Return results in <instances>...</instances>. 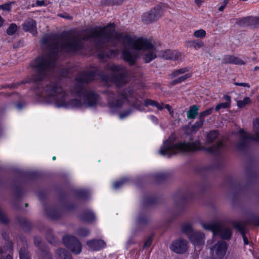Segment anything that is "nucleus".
Returning <instances> with one entry per match:
<instances>
[{
    "mask_svg": "<svg viewBox=\"0 0 259 259\" xmlns=\"http://www.w3.org/2000/svg\"><path fill=\"white\" fill-rule=\"evenodd\" d=\"M223 147V144L219 142L215 146L205 148L198 140L175 143L174 138L169 137L163 142L159 153L161 155L167 157L178 153L193 152L198 150H205L208 153H217Z\"/></svg>",
    "mask_w": 259,
    "mask_h": 259,
    "instance_id": "obj_3",
    "label": "nucleus"
},
{
    "mask_svg": "<svg viewBox=\"0 0 259 259\" xmlns=\"http://www.w3.org/2000/svg\"><path fill=\"white\" fill-rule=\"evenodd\" d=\"M149 119L151 121H152L154 123H157V122H158L157 118L156 117H155L154 116H153V115H150L149 116Z\"/></svg>",
    "mask_w": 259,
    "mask_h": 259,
    "instance_id": "obj_42",
    "label": "nucleus"
},
{
    "mask_svg": "<svg viewBox=\"0 0 259 259\" xmlns=\"http://www.w3.org/2000/svg\"><path fill=\"white\" fill-rule=\"evenodd\" d=\"M258 102H259V96H258Z\"/></svg>",
    "mask_w": 259,
    "mask_h": 259,
    "instance_id": "obj_57",
    "label": "nucleus"
},
{
    "mask_svg": "<svg viewBox=\"0 0 259 259\" xmlns=\"http://www.w3.org/2000/svg\"><path fill=\"white\" fill-rule=\"evenodd\" d=\"M224 99L226 101V102L221 103L217 105L215 110L217 111H219L221 109L228 108L230 106L231 103V98L228 96H224Z\"/></svg>",
    "mask_w": 259,
    "mask_h": 259,
    "instance_id": "obj_21",
    "label": "nucleus"
},
{
    "mask_svg": "<svg viewBox=\"0 0 259 259\" xmlns=\"http://www.w3.org/2000/svg\"><path fill=\"white\" fill-rule=\"evenodd\" d=\"M199 110V107L197 105H193L190 107L187 112V117L189 119H194L197 115Z\"/></svg>",
    "mask_w": 259,
    "mask_h": 259,
    "instance_id": "obj_22",
    "label": "nucleus"
},
{
    "mask_svg": "<svg viewBox=\"0 0 259 259\" xmlns=\"http://www.w3.org/2000/svg\"><path fill=\"white\" fill-rule=\"evenodd\" d=\"M56 159V157L55 156H54L53 157V160H55Z\"/></svg>",
    "mask_w": 259,
    "mask_h": 259,
    "instance_id": "obj_55",
    "label": "nucleus"
},
{
    "mask_svg": "<svg viewBox=\"0 0 259 259\" xmlns=\"http://www.w3.org/2000/svg\"><path fill=\"white\" fill-rule=\"evenodd\" d=\"M45 4V2L43 1H37L36 2V5L37 6H42Z\"/></svg>",
    "mask_w": 259,
    "mask_h": 259,
    "instance_id": "obj_43",
    "label": "nucleus"
},
{
    "mask_svg": "<svg viewBox=\"0 0 259 259\" xmlns=\"http://www.w3.org/2000/svg\"><path fill=\"white\" fill-rule=\"evenodd\" d=\"M23 29L25 31H29L32 34L36 33V22L32 19H28L23 24Z\"/></svg>",
    "mask_w": 259,
    "mask_h": 259,
    "instance_id": "obj_17",
    "label": "nucleus"
},
{
    "mask_svg": "<svg viewBox=\"0 0 259 259\" xmlns=\"http://www.w3.org/2000/svg\"><path fill=\"white\" fill-rule=\"evenodd\" d=\"M165 8L164 5L156 6L149 12L144 13L142 16L143 21L148 24L157 20L161 16Z\"/></svg>",
    "mask_w": 259,
    "mask_h": 259,
    "instance_id": "obj_9",
    "label": "nucleus"
},
{
    "mask_svg": "<svg viewBox=\"0 0 259 259\" xmlns=\"http://www.w3.org/2000/svg\"><path fill=\"white\" fill-rule=\"evenodd\" d=\"M4 22V20L3 19V18L0 16V27L3 26V24Z\"/></svg>",
    "mask_w": 259,
    "mask_h": 259,
    "instance_id": "obj_46",
    "label": "nucleus"
},
{
    "mask_svg": "<svg viewBox=\"0 0 259 259\" xmlns=\"http://www.w3.org/2000/svg\"><path fill=\"white\" fill-rule=\"evenodd\" d=\"M235 227L236 228H237L238 229L240 230L242 229V227H241L238 226L237 225H235Z\"/></svg>",
    "mask_w": 259,
    "mask_h": 259,
    "instance_id": "obj_49",
    "label": "nucleus"
},
{
    "mask_svg": "<svg viewBox=\"0 0 259 259\" xmlns=\"http://www.w3.org/2000/svg\"><path fill=\"white\" fill-rule=\"evenodd\" d=\"M230 0H224L223 4L224 5L226 6V5L229 3Z\"/></svg>",
    "mask_w": 259,
    "mask_h": 259,
    "instance_id": "obj_48",
    "label": "nucleus"
},
{
    "mask_svg": "<svg viewBox=\"0 0 259 259\" xmlns=\"http://www.w3.org/2000/svg\"><path fill=\"white\" fill-rule=\"evenodd\" d=\"M134 106L139 110L142 111L143 110L142 109V108H141V102H139H139H136V103H134Z\"/></svg>",
    "mask_w": 259,
    "mask_h": 259,
    "instance_id": "obj_40",
    "label": "nucleus"
},
{
    "mask_svg": "<svg viewBox=\"0 0 259 259\" xmlns=\"http://www.w3.org/2000/svg\"><path fill=\"white\" fill-rule=\"evenodd\" d=\"M170 248L174 252L177 253H183L187 249V243L185 240L179 239L173 242Z\"/></svg>",
    "mask_w": 259,
    "mask_h": 259,
    "instance_id": "obj_14",
    "label": "nucleus"
},
{
    "mask_svg": "<svg viewBox=\"0 0 259 259\" xmlns=\"http://www.w3.org/2000/svg\"><path fill=\"white\" fill-rule=\"evenodd\" d=\"M89 248L92 250L98 251L106 246L105 242L101 240H94L87 242Z\"/></svg>",
    "mask_w": 259,
    "mask_h": 259,
    "instance_id": "obj_18",
    "label": "nucleus"
},
{
    "mask_svg": "<svg viewBox=\"0 0 259 259\" xmlns=\"http://www.w3.org/2000/svg\"><path fill=\"white\" fill-rule=\"evenodd\" d=\"M80 219L85 222H89L95 219V215L91 210H89L81 216Z\"/></svg>",
    "mask_w": 259,
    "mask_h": 259,
    "instance_id": "obj_25",
    "label": "nucleus"
},
{
    "mask_svg": "<svg viewBox=\"0 0 259 259\" xmlns=\"http://www.w3.org/2000/svg\"><path fill=\"white\" fill-rule=\"evenodd\" d=\"M188 45L190 47L193 48L195 50H198L202 48L204 44V42L200 40H192L188 42Z\"/></svg>",
    "mask_w": 259,
    "mask_h": 259,
    "instance_id": "obj_23",
    "label": "nucleus"
},
{
    "mask_svg": "<svg viewBox=\"0 0 259 259\" xmlns=\"http://www.w3.org/2000/svg\"><path fill=\"white\" fill-rule=\"evenodd\" d=\"M180 54L176 51L166 50L162 55V57L165 59H177Z\"/></svg>",
    "mask_w": 259,
    "mask_h": 259,
    "instance_id": "obj_20",
    "label": "nucleus"
},
{
    "mask_svg": "<svg viewBox=\"0 0 259 259\" xmlns=\"http://www.w3.org/2000/svg\"><path fill=\"white\" fill-rule=\"evenodd\" d=\"M127 181V179L126 178H123L118 181H116L114 182L113 184V187L115 189H117L120 188L122 185H123Z\"/></svg>",
    "mask_w": 259,
    "mask_h": 259,
    "instance_id": "obj_31",
    "label": "nucleus"
},
{
    "mask_svg": "<svg viewBox=\"0 0 259 259\" xmlns=\"http://www.w3.org/2000/svg\"><path fill=\"white\" fill-rule=\"evenodd\" d=\"M206 31L202 29H200L197 30H195L193 32V36L196 38H202L206 36Z\"/></svg>",
    "mask_w": 259,
    "mask_h": 259,
    "instance_id": "obj_27",
    "label": "nucleus"
},
{
    "mask_svg": "<svg viewBox=\"0 0 259 259\" xmlns=\"http://www.w3.org/2000/svg\"><path fill=\"white\" fill-rule=\"evenodd\" d=\"M253 135H251L243 130H240L237 134V136L240 139L237 146L239 148H241L251 141L259 142V119L257 118L253 120Z\"/></svg>",
    "mask_w": 259,
    "mask_h": 259,
    "instance_id": "obj_6",
    "label": "nucleus"
},
{
    "mask_svg": "<svg viewBox=\"0 0 259 259\" xmlns=\"http://www.w3.org/2000/svg\"><path fill=\"white\" fill-rule=\"evenodd\" d=\"M79 47L80 46L76 42V40L73 39L71 40L70 42H68L67 44L63 46L62 48L61 47L59 48L58 45L54 46L53 49V53L54 54L59 51H61L64 49L70 52L76 51L79 49Z\"/></svg>",
    "mask_w": 259,
    "mask_h": 259,
    "instance_id": "obj_16",
    "label": "nucleus"
},
{
    "mask_svg": "<svg viewBox=\"0 0 259 259\" xmlns=\"http://www.w3.org/2000/svg\"><path fill=\"white\" fill-rule=\"evenodd\" d=\"M20 259H30L29 256L24 248H22L19 252Z\"/></svg>",
    "mask_w": 259,
    "mask_h": 259,
    "instance_id": "obj_34",
    "label": "nucleus"
},
{
    "mask_svg": "<svg viewBox=\"0 0 259 259\" xmlns=\"http://www.w3.org/2000/svg\"><path fill=\"white\" fill-rule=\"evenodd\" d=\"M83 193H84V192H83V191H81V192H80V193H81V195H83Z\"/></svg>",
    "mask_w": 259,
    "mask_h": 259,
    "instance_id": "obj_56",
    "label": "nucleus"
},
{
    "mask_svg": "<svg viewBox=\"0 0 259 259\" xmlns=\"http://www.w3.org/2000/svg\"><path fill=\"white\" fill-rule=\"evenodd\" d=\"M62 17H64V18H66V19H70V18H71V17H69V16H62Z\"/></svg>",
    "mask_w": 259,
    "mask_h": 259,
    "instance_id": "obj_52",
    "label": "nucleus"
},
{
    "mask_svg": "<svg viewBox=\"0 0 259 259\" xmlns=\"http://www.w3.org/2000/svg\"><path fill=\"white\" fill-rule=\"evenodd\" d=\"M210 247V253L212 259H222L226 252L227 246L224 241H219L217 243H212Z\"/></svg>",
    "mask_w": 259,
    "mask_h": 259,
    "instance_id": "obj_10",
    "label": "nucleus"
},
{
    "mask_svg": "<svg viewBox=\"0 0 259 259\" xmlns=\"http://www.w3.org/2000/svg\"><path fill=\"white\" fill-rule=\"evenodd\" d=\"M65 246L74 254H79L81 251L80 242L71 235H65L63 238Z\"/></svg>",
    "mask_w": 259,
    "mask_h": 259,
    "instance_id": "obj_12",
    "label": "nucleus"
},
{
    "mask_svg": "<svg viewBox=\"0 0 259 259\" xmlns=\"http://www.w3.org/2000/svg\"><path fill=\"white\" fill-rule=\"evenodd\" d=\"M218 134L215 131L210 132L207 135L206 142L207 143L212 142L217 137Z\"/></svg>",
    "mask_w": 259,
    "mask_h": 259,
    "instance_id": "obj_28",
    "label": "nucleus"
},
{
    "mask_svg": "<svg viewBox=\"0 0 259 259\" xmlns=\"http://www.w3.org/2000/svg\"><path fill=\"white\" fill-rule=\"evenodd\" d=\"M129 94L125 91L118 95L109 94L108 95V106L110 111L118 114L120 119L126 118L132 112V110L128 108L131 93Z\"/></svg>",
    "mask_w": 259,
    "mask_h": 259,
    "instance_id": "obj_4",
    "label": "nucleus"
},
{
    "mask_svg": "<svg viewBox=\"0 0 259 259\" xmlns=\"http://www.w3.org/2000/svg\"><path fill=\"white\" fill-rule=\"evenodd\" d=\"M244 25L253 26L254 27H259V17L249 16L242 19Z\"/></svg>",
    "mask_w": 259,
    "mask_h": 259,
    "instance_id": "obj_19",
    "label": "nucleus"
},
{
    "mask_svg": "<svg viewBox=\"0 0 259 259\" xmlns=\"http://www.w3.org/2000/svg\"><path fill=\"white\" fill-rule=\"evenodd\" d=\"M258 69H259V67L256 66V67H254V70H258Z\"/></svg>",
    "mask_w": 259,
    "mask_h": 259,
    "instance_id": "obj_53",
    "label": "nucleus"
},
{
    "mask_svg": "<svg viewBox=\"0 0 259 259\" xmlns=\"http://www.w3.org/2000/svg\"><path fill=\"white\" fill-rule=\"evenodd\" d=\"M152 243V238L149 237L144 242L143 248H146L149 247Z\"/></svg>",
    "mask_w": 259,
    "mask_h": 259,
    "instance_id": "obj_37",
    "label": "nucleus"
},
{
    "mask_svg": "<svg viewBox=\"0 0 259 259\" xmlns=\"http://www.w3.org/2000/svg\"><path fill=\"white\" fill-rule=\"evenodd\" d=\"M124 0H112V3L114 4L118 5V4H120Z\"/></svg>",
    "mask_w": 259,
    "mask_h": 259,
    "instance_id": "obj_44",
    "label": "nucleus"
},
{
    "mask_svg": "<svg viewBox=\"0 0 259 259\" xmlns=\"http://www.w3.org/2000/svg\"><path fill=\"white\" fill-rule=\"evenodd\" d=\"M12 256L10 255H8L6 256V259H12Z\"/></svg>",
    "mask_w": 259,
    "mask_h": 259,
    "instance_id": "obj_51",
    "label": "nucleus"
},
{
    "mask_svg": "<svg viewBox=\"0 0 259 259\" xmlns=\"http://www.w3.org/2000/svg\"><path fill=\"white\" fill-rule=\"evenodd\" d=\"M188 70L186 68H181L175 70L171 74V76L174 77H178L177 79L174 80V83H178L184 81L186 79L191 76V74L189 73H185Z\"/></svg>",
    "mask_w": 259,
    "mask_h": 259,
    "instance_id": "obj_13",
    "label": "nucleus"
},
{
    "mask_svg": "<svg viewBox=\"0 0 259 259\" xmlns=\"http://www.w3.org/2000/svg\"><path fill=\"white\" fill-rule=\"evenodd\" d=\"M38 98L40 102L66 108L92 107L97 104L98 101L97 95L92 92L83 93L82 103L73 99L70 96L69 93L56 84L47 86Z\"/></svg>",
    "mask_w": 259,
    "mask_h": 259,
    "instance_id": "obj_2",
    "label": "nucleus"
},
{
    "mask_svg": "<svg viewBox=\"0 0 259 259\" xmlns=\"http://www.w3.org/2000/svg\"><path fill=\"white\" fill-rule=\"evenodd\" d=\"M116 52L113 51H111L110 54H99V56H101V57H104L105 56L108 57H111L113 56H114L116 55Z\"/></svg>",
    "mask_w": 259,
    "mask_h": 259,
    "instance_id": "obj_38",
    "label": "nucleus"
},
{
    "mask_svg": "<svg viewBox=\"0 0 259 259\" xmlns=\"http://www.w3.org/2000/svg\"><path fill=\"white\" fill-rule=\"evenodd\" d=\"M56 255L58 259H72L71 255L63 249L57 250Z\"/></svg>",
    "mask_w": 259,
    "mask_h": 259,
    "instance_id": "obj_24",
    "label": "nucleus"
},
{
    "mask_svg": "<svg viewBox=\"0 0 259 259\" xmlns=\"http://www.w3.org/2000/svg\"><path fill=\"white\" fill-rule=\"evenodd\" d=\"M194 3L198 7H200L203 4L204 0H194Z\"/></svg>",
    "mask_w": 259,
    "mask_h": 259,
    "instance_id": "obj_41",
    "label": "nucleus"
},
{
    "mask_svg": "<svg viewBox=\"0 0 259 259\" xmlns=\"http://www.w3.org/2000/svg\"><path fill=\"white\" fill-rule=\"evenodd\" d=\"M90 79H84V81H89Z\"/></svg>",
    "mask_w": 259,
    "mask_h": 259,
    "instance_id": "obj_54",
    "label": "nucleus"
},
{
    "mask_svg": "<svg viewBox=\"0 0 259 259\" xmlns=\"http://www.w3.org/2000/svg\"><path fill=\"white\" fill-rule=\"evenodd\" d=\"M228 63L235 64H244L243 61L241 60L240 58L236 57L233 56H229L227 57V60Z\"/></svg>",
    "mask_w": 259,
    "mask_h": 259,
    "instance_id": "obj_26",
    "label": "nucleus"
},
{
    "mask_svg": "<svg viewBox=\"0 0 259 259\" xmlns=\"http://www.w3.org/2000/svg\"><path fill=\"white\" fill-rule=\"evenodd\" d=\"M212 108L208 109L200 113L199 117L200 119H202L205 116L210 114L212 112Z\"/></svg>",
    "mask_w": 259,
    "mask_h": 259,
    "instance_id": "obj_36",
    "label": "nucleus"
},
{
    "mask_svg": "<svg viewBox=\"0 0 259 259\" xmlns=\"http://www.w3.org/2000/svg\"><path fill=\"white\" fill-rule=\"evenodd\" d=\"M225 7H226V6H225V5H223L221 6V7H219V10L220 11H223V10L225 9Z\"/></svg>",
    "mask_w": 259,
    "mask_h": 259,
    "instance_id": "obj_47",
    "label": "nucleus"
},
{
    "mask_svg": "<svg viewBox=\"0 0 259 259\" xmlns=\"http://www.w3.org/2000/svg\"><path fill=\"white\" fill-rule=\"evenodd\" d=\"M55 57L54 55L51 54L47 57H40L35 59L32 65L35 68L38 78L34 79L33 81L40 80L43 76L49 72L54 65Z\"/></svg>",
    "mask_w": 259,
    "mask_h": 259,
    "instance_id": "obj_5",
    "label": "nucleus"
},
{
    "mask_svg": "<svg viewBox=\"0 0 259 259\" xmlns=\"http://www.w3.org/2000/svg\"><path fill=\"white\" fill-rule=\"evenodd\" d=\"M144 105L145 106L148 107L151 106L156 107L158 110H162L164 109H166L169 112V114L171 117L174 116V111L171 109V107L167 104H164L162 103H158L155 101H153L150 99H147L145 101Z\"/></svg>",
    "mask_w": 259,
    "mask_h": 259,
    "instance_id": "obj_15",
    "label": "nucleus"
},
{
    "mask_svg": "<svg viewBox=\"0 0 259 259\" xmlns=\"http://www.w3.org/2000/svg\"><path fill=\"white\" fill-rule=\"evenodd\" d=\"M84 39L95 38L99 41H110L112 39H120L121 36L114 31L113 24H110L103 28L92 29L85 33ZM123 43V59L130 64L135 63L140 55L143 56L145 61L148 63L156 58V50L153 44L146 38L130 35L122 36Z\"/></svg>",
    "mask_w": 259,
    "mask_h": 259,
    "instance_id": "obj_1",
    "label": "nucleus"
},
{
    "mask_svg": "<svg viewBox=\"0 0 259 259\" xmlns=\"http://www.w3.org/2000/svg\"><path fill=\"white\" fill-rule=\"evenodd\" d=\"M109 70L113 76L110 80L118 85L126 83L128 80V72L125 68L120 66L111 64L108 66Z\"/></svg>",
    "mask_w": 259,
    "mask_h": 259,
    "instance_id": "obj_7",
    "label": "nucleus"
},
{
    "mask_svg": "<svg viewBox=\"0 0 259 259\" xmlns=\"http://www.w3.org/2000/svg\"><path fill=\"white\" fill-rule=\"evenodd\" d=\"M236 85H239V86H242L246 88H250V85L248 83H245V82H241V83H238V82H235L234 83Z\"/></svg>",
    "mask_w": 259,
    "mask_h": 259,
    "instance_id": "obj_39",
    "label": "nucleus"
},
{
    "mask_svg": "<svg viewBox=\"0 0 259 259\" xmlns=\"http://www.w3.org/2000/svg\"><path fill=\"white\" fill-rule=\"evenodd\" d=\"M202 227L204 229L211 231L214 235H219L223 239H228L231 236L230 230L223 227L218 222L204 223Z\"/></svg>",
    "mask_w": 259,
    "mask_h": 259,
    "instance_id": "obj_8",
    "label": "nucleus"
},
{
    "mask_svg": "<svg viewBox=\"0 0 259 259\" xmlns=\"http://www.w3.org/2000/svg\"><path fill=\"white\" fill-rule=\"evenodd\" d=\"M251 101L249 97H245L242 100L237 101V105L240 108H243L246 105L249 104Z\"/></svg>",
    "mask_w": 259,
    "mask_h": 259,
    "instance_id": "obj_29",
    "label": "nucleus"
},
{
    "mask_svg": "<svg viewBox=\"0 0 259 259\" xmlns=\"http://www.w3.org/2000/svg\"><path fill=\"white\" fill-rule=\"evenodd\" d=\"M134 242H134V241H131V240H130V239L127 241V243L129 244H132Z\"/></svg>",
    "mask_w": 259,
    "mask_h": 259,
    "instance_id": "obj_50",
    "label": "nucleus"
},
{
    "mask_svg": "<svg viewBox=\"0 0 259 259\" xmlns=\"http://www.w3.org/2000/svg\"><path fill=\"white\" fill-rule=\"evenodd\" d=\"M76 234L78 236L84 237L89 234V231L85 228H80L77 231Z\"/></svg>",
    "mask_w": 259,
    "mask_h": 259,
    "instance_id": "obj_32",
    "label": "nucleus"
},
{
    "mask_svg": "<svg viewBox=\"0 0 259 259\" xmlns=\"http://www.w3.org/2000/svg\"><path fill=\"white\" fill-rule=\"evenodd\" d=\"M183 231L188 234L190 239L195 246V249L200 250L201 246L204 243L203 234L200 232L193 233L192 228L189 226L185 227Z\"/></svg>",
    "mask_w": 259,
    "mask_h": 259,
    "instance_id": "obj_11",
    "label": "nucleus"
},
{
    "mask_svg": "<svg viewBox=\"0 0 259 259\" xmlns=\"http://www.w3.org/2000/svg\"><path fill=\"white\" fill-rule=\"evenodd\" d=\"M14 2H9L4 5H0V9L4 11H10L11 9V6Z\"/></svg>",
    "mask_w": 259,
    "mask_h": 259,
    "instance_id": "obj_33",
    "label": "nucleus"
},
{
    "mask_svg": "<svg viewBox=\"0 0 259 259\" xmlns=\"http://www.w3.org/2000/svg\"><path fill=\"white\" fill-rule=\"evenodd\" d=\"M203 123V121L202 120H200L199 121L196 122L193 126H192V130L194 132H196L201 127H202Z\"/></svg>",
    "mask_w": 259,
    "mask_h": 259,
    "instance_id": "obj_35",
    "label": "nucleus"
},
{
    "mask_svg": "<svg viewBox=\"0 0 259 259\" xmlns=\"http://www.w3.org/2000/svg\"><path fill=\"white\" fill-rule=\"evenodd\" d=\"M17 30V26L15 24H11L7 30L8 34L11 35L14 34Z\"/></svg>",
    "mask_w": 259,
    "mask_h": 259,
    "instance_id": "obj_30",
    "label": "nucleus"
},
{
    "mask_svg": "<svg viewBox=\"0 0 259 259\" xmlns=\"http://www.w3.org/2000/svg\"><path fill=\"white\" fill-rule=\"evenodd\" d=\"M243 241H244V244L246 245L248 244V241L247 237L245 235L243 236Z\"/></svg>",
    "mask_w": 259,
    "mask_h": 259,
    "instance_id": "obj_45",
    "label": "nucleus"
}]
</instances>
